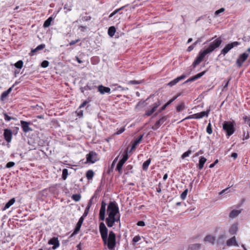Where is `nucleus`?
Returning a JSON list of instances; mask_svg holds the SVG:
<instances>
[{
    "instance_id": "nucleus-1",
    "label": "nucleus",
    "mask_w": 250,
    "mask_h": 250,
    "mask_svg": "<svg viewBox=\"0 0 250 250\" xmlns=\"http://www.w3.org/2000/svg\"><path fill=\"white\" fill-rule=\"evenodd\" d=\"M99 231L104 244L107 246L109 250L113 249L116 244L115 233L110 231L108 235V229L104 222H101L99 224Z\"/></svg>"
},
{
    "instance_id": "nucleus-2",
    "label": "nucleus",
    "mask_w": 250,
    "mask_h": 250,
    "mask_svg": "<svg viewBox=\"0 0 250 250\" xmlns=\"http://www.w3.org/2000/svg\"><path fill=\"white\" fill-rule=\"evenodd\" d=\"M234 123L230 121H225L223 124V129L226 132V136L229 138L234 131Z\"/></svg>"
},
{
    "instance_id": "nucleus-3",
    "label": "nucleus",
    "mask_w": 250,
    "mask_h": 250,
    "mask_svg": "<svg viewBox=\"0 0 250 250\" xmlns=\"http://www.w3.org/2000/svg\"><path fill=\"white\" fill-rule=\"evenodd\" d=\"M107 215H119V208L115 201H111L109 203L107 208Z\"/></svg>"
},
{
    "instance_id": "nucleus-4",
    "label": "nucleus",
    "mask_w": 250,
    "mask_h": 250,
    "mask_svg": "<svg viewBox=\"0 0 250 250\" xmlns=\"http://www.w3.org/2000/svg\"><path fill=\"white\" fill-rule=\"evenodd\" d=\"M222 40L220 38H218L214 41L211 42L207 47L205 48L208 53L213 51L216 48H218L221 44Z\"/></svg>"
},
{
    "instance_id": "nucleus-5",
    "label": "nucleus",
    "mask_w": 250,
    "mask_h": 250,
    "mask_svg": "<svg viewBox=\"0 0 250 250\" xmlns=\"http://www.w3.org/2000/svg\"><path fill=\"white\" fill-rule=\"evenodd\" d=\"M105 223L107 227L111 228L113 227L115 222L120 223V215H108V217L105 218Z\"/></svg>"
},
{
    "instance_id": "nucleus-6",
    "label": "nucleus",
    "mask_w": 250,
    "mask_h": 250,
    "mask_svg": "<svg viewBox=\"0 0 250 250\" xmlns=\"http://www.w3.org/2000/svg\"><path fill=\"white\" fill-rule=\"evenodd\" d=\"M240 44V42H234L230 43L227 44L225 47L221 50V54L225 56L227 54L232 48L235 46H237Z\"/></svg>"
},
{
    "instance_id": "nucleus-7",
    "label": "nucleus",
    "mask_w": 250,
    "mask_h": 250,
    "mask_svg": "<svg viewBox=\"0 0 250 250\" xmlns=\"http://www.w3.org/2000/svg\"><path fill=\"white\" fill-rule=\"evenodd\" d=\"M86 161L88 163L94 164L98 160L97 154L94 151H90L86 156Z\"/></svg>"
},
{
    "instance_id": "nucleus-8",
    "label": "nucleus",
    "mask_w": 250,
    "mask_h": 250,
    "mask_svg": "<svg viewBox=\"0 0 250 250\" xmlns=\"http://www.w3.org/2000/svg\"><path fill=\"white\" fill-rule=\"evenodd\" d=\"M106 206V203L104 201H102L99 212V219L100 220L104 221L105 219Z\"/></svg>"
},
{
    "instance_id": "nucleus-9",
    "label": "nucleus",
    "mask_w": 250,
    "mask_h": 250,
    "mask_svg": "<svg viewBox=\"0 0 250 250\" xmlns=\"http://www.w3.org/2000/svg\"><path fill=\"white\" fill-rule=\"evenodd\" d=\"M249 57V54L247 52H244L241 54L239 58L236 60V64L239 67H241L243 62L247 59Z\"/></svg>"
},
{
    "instance_id": "nucleus-10",
    "label": "nucleus",
    "mask_w": 250,
    "mask_h": 250,
    "mask_svg": "<svg viewBox=\"0 0 250 250\" xmlns=\"http://www.w3.org/2000/svg\"><path fill=\"white\" fill-rule=\"evenodd\" d=\"M3 136L5 140L9 143L11 142L12 139V131L11 129L6 128L4 129Z\"/></svg>"
},
{
    "instance_id": "nucleus-11",
    "label": "nucleus",
    "mask_w": 250,
    "mask_h": 250,
    "mask_svg": "<svg viewBox=\"0 0 250 250\" xmlns=\"http://www.w3.org/2000/svg\"><path fill=\"white\" fill-rule=\"evenodd\" d=\"M167 116H164L162 117L158 121L156 122L155 125L152 127V129L153 130H157L160 126L164 123L165 121L167 120Z\"/></svg>"
},
{
    "instance_id": "nucleus-12",
    "label": "nucleus",
    "mask_w": 250,
    "mask_h": 250,
    "mask_svg": "<svg viewBox=\"0 0 250 250\" xmlns=\"http://www.w3.org/2000/svg\"><path fill=\"white\" fill-rule=\"evenodd\" d=\"M20 123L22 129L24 133L32 131V129L29 126V122L22 120Z\"/></svg>"
},
{
    "instance_id": "nucleus-13",
    "label": "nucleus",
    "mask_w": 250,
    "mask_h": 250,
    "mask_svg": "<svg viewBox=\"0 0 250 250\" xmlns=\"http://www.w3.org/2000/svg\"><path fill=\"white\" fill-rule=\"evenodd\" d=\"M48 244L50 245H53L52 249L56 250L60 246L58 238L54 237L51 238L48 242Z\"/></svg>"
},
{
    "instance_id": "nucleus-14",
    "label": "nucleus",
    "mask_w": 250,
    "mask_h": 250,
    "mask_svg": "<svg viewBox=\"0 0 250 250\" xmlns=\"http://www.w3.org/2000/svg\"><path fill=\"white\" fill-rule=\"evenodd\" d=\"M187 75L185 74H183L181 76L178 77L177 78L174 79L172 81H170L167 83V85L172 87L177 84L181 80L185 79L187 77Z\"/></svg>"
},
{
    "instance_id": "nucleus-15",
    "label": "nucleus",
    "mask_w": 250,
    "mask_h": 250,
    "mask_svg": "<svg viewBox=\"0 0 250 250\" xmlns=\"http://www.w3.org/2000/svg\"><path fill=\"white\" fill-rule=\"evenodd\" d=\"M84 218H83V217H81L79 219L77 225H76V226L75 227V230L74 231V232L72 233V234L71 235V237H72L73 236H74V235L76 234L77 233H78V232L79 231V230H80V229L82 227V224L83 222V220H84Z\"/></svg>"
},
{
    "instance_id": "nucleus-16",
    "label": "nucleus",
    "mask_w": 250,
    "mask_h": 250,
    "mask_svg": "<svg viewBox=\"0 0 250 250\" xmlns=\"http://www.w3.org/2000/svg\"><path fill=\"white\" fill-rule=\"evenodd\" d=\"M98 90L102 94H104V93L110 94L111 93V89L109 87L104 86L103 85H99L98 86Z\"/></svg>"
},
{
    "instance_id": "nucleus-17",
    "label": "nucleus",
    "mask_w": 250,
    "mask_h": 250,
    "mask_svg": "<svg viewBox=\"0 0 250 250\" xmlns=\"http://www.w3.org/2000/svg\"><path fill=\"white\" fill-rule=\"evenodd\" d=\"M143 135H140L137 138H136L133 142H132V146L129 152L135 149L137 146L142 141Z\"/></svg>"
},
{
    "instance_id": "nucleus-18",
    "label": "nucleus",
    "mask_w": 250,
    "mask_h": 250,
    "mask_svg": "<svg viewBox=\"0 0 250 250\" xmlns=\"http://www.w3.org/2000/svg\"><path fill=\"white\" fill-rule=\"evenodd\" d=\"M226 244L228 246L230 247L232 246L238 247L239 245L236 241L235 236H233L230 239H228L226 242Z\"/></svg>"
},
{
    "instance_id": "nucleus-19",
    "label": "nucleus",
    "mask_w": 250,
    "mask_h": 250,
    "mask_svg": "<svg viewBox=\"0 0 250 250\" xmlns=\"http://www.w3.org/2000/svg\"><path fill=\"white\" fill-rule=\"evenodd\" d=\"M209 111L210 110H208L206 111H204L199 113L194 114L195 119H201L205 116L208 117L209 114Z\"/></svg>"
},
{
    "instance_id": "nucleus-20",
    "label": "nucleus",
    "mask_w": 250,
    "mask_h": 250,
    "mask_svg": "<svg viewBox=\"0 0 250 250\" xmlns=\"http://www.w3.org/2000/svg\"><path fill=\"white\" fill-rule=\"evenodd\" d=\"M238 224L237 223H235L231 225L229 230V233L231 235L236 234L238 230Z\"/></svg>"
},
{
    "instance_id": "nucleus-21",
    "label": "nucleus",
    "mask_w": 250,
    "mask_h": 250,
    "mask_svg": "<svg viewBox=\"0 0 250 250\" xmlns=\"http://www.w3.org/2000/svg\"><path fill=\"white\" fill-rule=\"evenodd\" d=\"M216 241L215 236L211 235H208L204 238L205 242L209 243L212 245L214 244Z\"/></svg>"
},
{
    "instance_id": "nucleus-22",
    "label": "nucleus",
    "mask_w": 250,
    "mask_h": 250,
    "mask_svg": "<svg viewBox=\"0 0 250 250\" xmlns=\"http://www.w3.org/2000/svg\"><path fill=\"white\" fill-rule=\"evenodd\" d=\"M207 162V159L204 156H201L199 158V164H198V168L200 170H201L203 168L204 164Z\"/></svg>"
},
{
    "instance_id": "nucleus-23",
    "label": "nucleus",
    "mask_w": 250,
    "mask_h": 250,
    "mask_svg": "<svg viewBox=\"0 0 250 250\" xmlns=\"http://www.w3.org/2000/svg\"><path fill=\"white\" fill-rule=\"evenodd\" d=\"M45 45L44 44H41L38 45L35 49H32L31 50V52L29 53V55L30 56H33L34 55V53L43 49L45 47Z\"/></svg>"
},
{
    "instance_id": "nucleus-24",
    "label": "nucleus",
    "mask_w": 250,
    "mask_h": 250,
    "mask_svg": "<svg viewBox=\"0 0 250 250\" xmlns=\"http://www.w3.org/2000/svg\"><path fill=\"white\" fill-rule=\"evenodd\" d=\"M128 159V151L127 150H125L123 154L122 158L120 160L119 162L124 164L125 162Z\"/></svg>"
},
{
    "instance_id": "nucleus-25",
    "label": "nucleus",
    "mask_w": 250,
    "mask_h": 250,
    "mask_svg": "<svg viewBox=\"0 0 250 250\" xmlns=\"http://www.w3.org/2000/svg\"><path fill=\"white\" fill-rule=\"evenodd\" d=\"M241 212V210L233 209L229 213V217L232 218H235Z\"/></svg>"
},
{
    "instance_id": "nucleus-26",
    "label": "nucleus",
    "mask_w": 250,
    "mask_h": 250,
    "mask_svg": "<svg viewBox=\"0 0 250 250\" xmlns=\"http://www.w3.org/2000/svg\"><path fill=\"white\" fill-rule=\"evenodd\" d=\"M15 202L14 198L11 199L7 203H6L4 207L3 208V210H6L9 208Z\"/></svg>"
},
{
    "instance_id": "nucleus-27",
    "label": "nucleus",
    "mask_w": 250,
    "mask_h": 250,
    "mask_svg": "<svg viewBox=\"0 0 250 250\" xmlns=\"http://www.w3.org/2000/svg\"><path fill=\"white\" fill-rule=\"evenodd\" d=\"M53 20L54 18L52 17H49L47 20H46L44 21L43 25V27L44 28L49 27L51 25V22L53 21Z\"/></svg>"
},
{
    "instance_id": "nucleus-28",
    "label": "nucleus",
    "mask_w": 250,
    "mask_h": 250,
    "mask_svg": "<svg viewBox=\"0 0 250 250\" xmlns=\"http://www.w3.org/2000/svg\"><path fill=\"white\" fill-rule=\"evenodd\" d=\"M226 238L225 234H221L219 235L218 240H217V244L218 245H222L224 243V240Z\"/></svg>"
},
{
    "instance_id": "nucleus-29",
    "label": "nucleus",
    "mask_w": 250,
    "mask_h": 250,
    "mask_svg": "<svg viewBox=\"0 0 250 250\" xmlns=\"http://www.w3.org/2000/svg\"><path fill=\"white\" fill-rule=\"evenodd\" d=\"M160 104L161 102L159 101H158L152 104V107L151 109L150 110L152 114L156 110L157 108L160 105Z\"/></svg>"
},
{
    "instance_id": "nucleus-30",
    "label": "nucleus",
    "mask_w": 250,
    "mask_h": 250,
    "mask_svg": "<svg viewBox=\"0 0 250 250\" xmlns=\"http://www.w3.org/2000/svg\"><path fill=\"white\" fill-rule=\"evenodd\" d=\"M160 104L161 102L159 101H158L152 104V107L151 109L150 110L152 114L156 110L157 108L160 105Z\"/></svg>"
},
{
    "instance_id": "nucleus-31",
    "label": "nucleus",
    "mask_w": 250,
    "mask_h": 250,
    "mask_svg": "<svg viewBox=\"0 0 250 250\" xmlns=\"http://www.w3.org/2000/svg\"><path fill=\"white\" fill-rule=\"evenodd\" d=\"M116 32V28L114 26H110L108 30V34L110 37H113Z\"/></svg>"
},
{
    "instance_id": "nucleus-32",
    "label": "nucleus",
    "mask_w": 250,
    "mask_h": 250,
    "mask_svg": "<svg viewBox=\"0 0 250 250\" xmlns=\"http://www.w3.org/2000/svg\"><path fill=\"white\" fill-rule=\"evenodd\" d=\"M209 54L207 50L204 49L203 50H201L198 55V56L200 57L201 59L203 60L205 57L208 54Z\"/></svg>"
},
{
    "instance_id": "nucleus-33",
    "label": "nucleus",
    "mask_w": 250,
    "mask_h": 250,
    "mask_svg": "<svg viewBox=\"0 0 250 250\" xmlns=\"http://www.w3.org/2000/svg\"><path fill=\"white\" fill-rule=\"evenodd\" d=\"M151 162V159H148L143 164V169L144 170L146 171L148 169V166Z\"/></svg>"
},
{
    "instance_id": "nucleus-34",
    "label": "nucleus",
    "mask_w": 250,
    "mask_h": 250,
    "mask_svg": "<svg viewBox=\"0 0 250 250\" xmlns=\"http://www.w3.org/2000/svg\"><path fill=\"white\" fill-rule=\"evenodd\" d=\"M94 176V172L92 170H88L86 173V177L88 180L92 179Z\"/></svg>"
},
{
    "instance_id": "nucleus-35",
    "label": "nucleus",
    "mask_w": 250,
    "mask_h": 250,
    "mask_svg": "<svg viewBox=\"0 0 250 250\" xmlns=\"http://www.w3.org/2000/svg\"><path fill=\"white\" fill-rule=\"evenodd\" d=\"M124 164L122 163L119 162L117 164V167L116 168V170L118 171L120 174H122V167Z\"/></svg>"
},
{
    "instance_id": "nucleus-36",
    "label": "nucleus",
    "mask_w": 250,
    "mask_h": 250,
    "mask_svg": "<svg viewBox=\"0 0 250 250\" xmlns=\"http://www.w3.org/2000/svg\"><path fill=\"white\" fill-rule=\"evenodd\" d=\"M200 41L199 40L195 41L192 45H191L188 47V48L187 49V51L188 52H190L191 51H192L193 49V48H194V47L195 46V45L197 43H200Z\"/></svg>"
},
{
    "instance_id": "nucleus-37",
    "label": "nucleus",
    "mask_w": 250,
    "mask_h": 250,
    "mask_svg": "<svg viewBox=\"0 0 250 250\" xmlns=\"http://www.w3.org/2000/svg\"><path fill=\"white\" fill-rule=\"evenodd\" d=\"M133 166L131 165H128L125 168V170L126 171V174L129 173H133Z\"/></svg>"
},
{
    "instance_id": "nucleus-38",
    "label": "nucleus",
    "mask_w": 250,
    "mask_h": 250,
    "mask_svg": "<svg viewBox=\"0 0 250 250\" xmlns=\"http://www.w3.org/2000/svg\"><path fill=\"white\" fill-rule=\"evenodd\" d=\"M202 61H203V60L201 59L200 57H199L197 56L196 59L194 60V62H193V64H192L193 66L194 67H195L196 65H198Z\"/></svg>"
},
{
    "instance_id": "nucleus-39",
    "label": "nucleus",
    "mask_w": 250,
    "mask_h": 250,
    "mask_svg": "<svg viewBox=\"0 0 250 250\" xmlns=\"http://www.w3.org/2000/svg\"><path fill=\"white\" fill-rule=\"evenodd\" d=\"M23 62L21 60H20L14 64L17 68L21 69L23 66Z\"/></svg>"
},
{
    "instance_id": "nucleus-40",
    "label": "nucleus",
    "mask_w": 250,
    "mask_h": 250,
    "mask_svg": "<svg viewBox=\"0 0 250 250\" xmlns=\"http://www.w3.org/2000/svg\"><path fill=\"white\" fill-rule=\"evenodd\" d=\"M143 83V80H140V81H136V80H131L129 81L128 82V84H140Z\"/></svg>"
},
{
    "instance_id": "nucleus-41",
    "label": "nucleus",
    "mask_w": 250,
    "mask_h": 250,
    "mask_svg": "<svg viewBox=\"0 0 250 250\" xmlns=\"http://www.w3.org/2000/svg\"><path fill=\"white\" fill-rule=\"evenodd\" d=\"M81 196L80 194H75L72 196V199L76 202H78L80 200Z\"/></svg>"
},
{
    "instance_id": "nucleus-42",
    "label": "nucleus",
    "mask_w": 250,
    "mask_h": 250,
    "mask_svg": "<svg viewBox=\"0 0 250 250\" xmlns=\"http://www.w3.org/2000/svg\"><path fill=\"white\" fill-rule=\"evenodd\" d=\"M68 176V170L66 168H64L62 172V178L63 180H65Z\"/></svg>"
},
{
    "instance_id": "nucleus-43",
    "label": "nucleus",
    "mask_w": 250,
    "mask_h": 250,
    "mask_svg": "<svg viewBox=\"0 0 250 250\" xmlns=\"http://www.w3.org/2000/svg\"><path fill=\"white\" fill-rule=\"evenodd\" d=\"M184 108H185V104L182 102L176 107V111H177V112H180L181 110H183Z\"/></svg>"
},
{
    "instance_id": "nucleus-44",
    "label": "nucleus",
    "mask_w": 250,
    "mask_h": 250,
    "mask_svg": "<svg viewBox=\"0 0 250 250\" xmlns=\"http://www.w3.org/2000/svg\"><path fill=\"white\" fill-rule=\"evenodd\" d=\"M190 148L188 149V151H187L186 152H184L182 156H181V158L183 159H184L185 158L188 157L189 156V155L191 153V150L190 149Z\"/></svg>"
},
{
    "instance_id": "nucleus-45",
    "label": "nucleus",
    "mask_w": 250,
    "mask_h": 250,
    "mask_svg": "<svg viewBox=\"0 0 250 250\" xmlns=\"http://www.w3.org/2000/svg\"><path fill=\"white\" fill-rule=\"evenodd\" d=\"M188 192V189H186L181 194L180 197L182 200H185L187 196V194Z\"/></svg>"
},
{
    "instance_id": "nucleus-46",
    "label": "nucleus",
    "mask_w": 250,
    "mask_h": 250,
    "mask_svg": "<svg viewBox=\"0 0 250 250\" xmlns=\"http://www.w3.org/2000/svg\"><path fill=\"white\" fill-rule=\"evenodd\" d=\"M72 6L71 4H68V3H65L64 5L63 9L66 10V12L71 11Z\"/></svg>"
},
{
    "instance_id": "nucleus-47",
    "label": "nucleus",
    "mask_w": 250,
    "mask_h": 250,
    "mask_svg": "<svg viewBox=\"0 0 250 250\" xmlns=\"http://www.w3.org/2000/svg\"><path fill=\"white\" fill-rule=\"evenodd\" d=\"M201 248V244H194L190 246V248L192 250H198Z\"/></svg>"
},
{
    "instance_id": "nucleus-48",
    "label": "nucleus",
    "mask_w": 250,
    "mask_h": 250,
    "mask_svg": "<svg viewBox=\"0 0 250 250\" xmlns=\"http://www.w3.org/2000/svg\"><path fill=\"white\" fill-rule=\"evenodd\" d=\"M250 138V135L248 131L246 132L245 131H243V140H248Z\"/></svg>"
},
{
    "instance_id": "nucleus-49",
    "label": "nucleus",
    "mask_w": 250,
    "mask_h": 250,
    "mask_svg": "<svg viewBox=\"0 0 250 250\" xmlns=\"http://www.w3.org/2000/svg\"><path fill=\"white\" fill-rule=\"evenodd\" d=\"M145 101H140L135 106L136 109H139L145 105Z\"/></svg>"
},
{
    "instance_id": "nucleus-50",
    "label": "nucleus",
    "mask_w": 250,
    "mask_h": 250,
    "mask_svg": "<svg viewBox=\"0 0 250 250\" xmlns=\"http://www.w3.org/2000/svg\"><path fill=\"white\" fill-rule=\"evenodd\" d=\"M206 131H207V132L208 134H211L212 133V128H211V125L210 123H209L208 124V125H207V128H206Z\"/></svg>"
},
{
    "instance_id": "nucleus-51",
    "label": "nucleus",
    "mask_w": 250,
    "mask_h": 250,
    "mask_svg": "<svg viewBox=\"0 0 250 250\" xmlns=\"http://www.w3.org/2000/svg\"><path fill=\"white\" fill-rule=\"evenodd\" d=\"M3 115L4 117V120L6 121H10L12 119H14V118H13L11 117L10 116H8V114L6 113H5V112H3Z\"/></svg>"
},
{
    "instance_id": "nucleus-52",
    "label": "nucleus",
    "mask_w": 250,
    "mask_h": 250,
    "mask_svg": "<svg viewBox=\"0 0 250 250\" xmlns=\"http://www.w3.org/2000/svg\"><path fill=\"white\" fill-rule=\"evenodd\" d=\"M49 64V62L45 60L41 63V66L43 68H46L48 66Z\"/></svg>"
},
{
    "instance_id": "nucleus-53",
    "label": "nucleus",
    "mask_w": 250,
    "mask_h": 250,
    "mask_svg": "<svg viewBox=\"0 0 250 250\" xmlns=\"http://www.w3.org/2000/svg\"><path fill=\"white\" fill-rule=\"evenodd\" d=\"M177 96L174 97L172 99H170L168 102H167L164 105L167 107L168 105L171 104L174 101H175L177 98Z\"/></svg>"
},
{
    "instance_id": "nucleus-54",
    "label": "nucleus",
    "mask_w": 250,
    "mask_h": 250,
    "mask_svg": "<svg viewBox=\"0 0 250 250\" xmlns=\"http://www.w3.org/2000/svg\"><path fill=\"white\" fill-rule=\"evenodd\" d=\"M206 73V71H203V72H201L196 75H195L194 76L195 78V79L196 80H197L198 79H199L202 76H203Z\"/></svg>"
},
{
    "instance_id": "nucleus-55",
    "label": "nucleus",
    "mask_w": 250,
    "mask_h": 250,
    "mask_svg": "<svg viewBox=\"0 0 250 250\" xmlns=\"http://www.w3.org/2000/svg\"><path fill=\"white\" fill-rule=\"evenodd\" d=\"M125 130V127H122L120 128L116 132L114 133V135H120L123 133Z\"/></svg>"
},
{
    "instance_id": "nucleus-56",
    "label": "nucleus",
    "mask_w": 250,
    "mask_h": 250,
    "mask_svg": "<svg viewBox=\"0 0 250 250\" xmlns=\"http://www.w3.org/2000/svg\"><path fill=\"white\" fill-rule=\"evenodd\" d=\"M231 80V78H229V80H225L224 81V85H223V90H225L226 89V88H227L228 86V84H229V81H230Z\"/></svg>"
},
{
    "instance_id": "nucleus-57",
    "label": "nucleus",
    "mask_w": 250,
    "mask_h": 250,
    "mask_svg": "<svg viewBox=\"0 0 250 250\" xmlns=\"http://www.w3.org/2000/svg\"><path fill=\"white\" fill-rule=\"evenodd\" d=\"M85 90H91L94 89V86L86 84L83 88Z\"/></svg>"
},
{
    "instance_id": "nucleus-58",
    "label": "nucleus",
    "mask_w": 250,
    "mask_h": 250,
    "mask_svg": "<svg viewBox=\"0 0 250 250\" xmlns=\"http://www.w3.org/2000/svg\"><path fill=\"white\" fill-rule=\"evenodd\" d=\"M91 19V17L89 16H83L82 17V20L83 21H89Z\"/></svg>"
},
{
    "instance_id": "nucleus-59",
    "label": "nucleus",
    "mask_w": 250,
    "mask_h": 250,
    "mask_svg": "<svg viewBox=\"0 0 250 250\" xmlns=\"http://www.w3.org/2000/svg\"><path fill=\"white\" fill-rule=\"evenodd\" d=\"M19 130V127L17 126H14L13 127L12 134L16 135Z\"/></svg>"
},
{
    "instance_id": "nucleus-60",
    "label": "nucleus",
    "mask_w": 250,
    "mask_h": 250,
    "mask_svg": "<svg viewBox=\"0 0 250 250\" xmlns=\"http://www.w3.org/2000/svg\"><path fill=\"white\" fill-rule=\"evenodd\" d=\"M9 94L6 92V91L3 92L0 96V99L1 100H3L4 98H5Z\"/></svg>"
},
{
    "instance_id": "nucleus-61",
    "label": "nucleus",
    "mask_w": 250,
    "mask_h": 250,
    "mask_svg": "<svg viewBox=\"0 0 250 250\" xmlns=\"http://www.w3.org/2000/svg\"><path fill=\"white\" fill-rule=\"evenodd\" d=\"M89 208H90L89 207H87L84 210V212L82 217H83V218H84L87 215Z\"/></svg>"
},
{
    "instance_id": "nucleus-62",
    "label": "nucleus",
    "mask_w": 250,
    "mask_h": 250,
    "mask_svg": "<svg viewBox=\"0 0 250 250\" xmlns=\"http://www.w3.org/2000/svg\"><path fill=\"white\" fill-rule=\"evenodd\" d=\"M15 165V163L13 162H9L6 164V167L7 168H11L14 167Z\"/></svg>"
},
{
    "instance_id": "nucleus-63",
    "label": "nucleus",
    "mask_w": 250,
    "mask_h": 250,
    "mask_svg": "<svg viewBox=\"0 0 250 250\" xmlns=\"http://www.w3.org/2000/svg\"><path fill=\"white\" fill-rule=\"evenodd\" d=\"M141 240V237L139 235H136L133 238V241L134 243H137Z\"/></svg>"
},
{
    "instance_id": "nucleus-64",
    "label": "nucleus",
    "mask_w": 250,
    "mask_h": 250,
    "mask_svg": "<svg viewBox=\"0 0 250 250\" xmlns=\"http://www.w3.org/2000/svg\"><path fill=\"white\" fill-rule=\"evenodd\" d=\"M243 119L244 120L245 123H250V117L247 116H244L243 117Z\"/></svg>"
}]
</instances>
